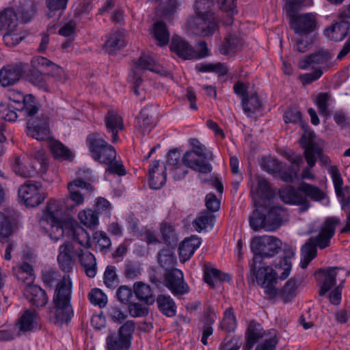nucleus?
Instances as JSON below:
<instances>
[{"label": "nucleus", "mask_w": 350, "mask_h": 350, "mask_svg": "<svg viewBox=\"0 0 350 350\" xmlns=\"http://www.w3.org/2000/svg\"><path fill=\"white\" fill-rule=\"evenodd\" d=\"M85 142L92 158L101 164L107 165L106 173L120 176L126 174V170L122 162L116 160V151L114 147L100 137L97 133L89 134Z\"/></svg>", "instance_id": "f257e3e1"}, {"label": "nucleus", "mask_w": 350, "mask_h": 350, "mask_svg": "<svg viewBox=\"0 0 350 350\" xmlns=\"http://www.w3.org/2000/svg\"><path fill=\"white\" fill-rule=\"evenodd\" d=\"M340 224L338 217L327 218L319 228L317 236L310 237L301 247L300 266L306 269L309 263L317 256V247L325 249L329 246L330 240L334 237L336 228Z\"/></svg>", "instance_id": "f03ea898"}, {"label": "nucleus", "mask_w": 350, "mask_h": 350, "mask_svg": "<svg viewBox=\"0 0 350 350\" xmlns=\"http://www.w3.org/2000/svg\"><path fill=\"white\" fill-rule=\"evenodd\" d=\"M62 213V201L51 198L42 209L38 217V224L40 229L55 242L63 238L64 229L61 219Z\"/></svg>", "instance_id": "7ed1b4c3"}, {"label": "nucleus", "mask_w": 350, "mask_h": 350, "mask_svg": "<svg viewBox=\"0 0 350 350\" xmlns=\"http://www.w3.org/2000/svg\"><path fill=\"white\" fill-rule=\"evenodd\" d=\"M72 282L69 275H65L57 284L53 296L55 317L57 323H68L73 316L70 305Z\"/></svg>", "instance_id": "20e7f679"}, {"label": "nucleus", "mask_w": 350, "mask_h": 350, "mask_svg": "<svg viewBox=\"0 0 350 350\" xmlns=\"http://www.w3.org/2000/svg\"><path fill=\"white\" fill-rule=\"evenodd\" d=\"M281 246L282 241L273 236L264 235L253 238L250 247L254 255L252 262L254 267H258V264L264 265L263 258H269L278 254Z\"/></svg>", "instance_id": "39448f33"}, {"label": "nucleus", "mask_w": 350, "mask_h": 350, "mask_svg": "<svg viewBox=\"0 0 350 350\" xmlns=\"http://www.w3.org/2000/svg\"><path fill=\"white\" fill-rule=\"evenodd\" d=\"M254 267V263L250 264V269L255 275L257 283L264 288L265 293L269 299L274 298L278 295V288L275 284L278 275L271 267H263L264 265L258 264Z\"/></svg>", "instance_id": "423d86ee"}, {"label": "nucleus", "mask_w": 350, "mask_h": 350, "mask_svg": "<svg viewBox=\"0 0 350 350\" xmlns=\"http://www.w3.org/2000/svg\"><path fill=\"white\" fill-rule=\"evenodd\" d=\"M40 183L27 180L18 189V196L27 207L35 208L42 204L46 196L41 190Z\"/></svg>", "instance_id": "0eeeda50"}, {"label": "nucleus", "mask_w": 350, "mask_h": 350, "mask_svg": "<svg viewBox=\"0 0 350 350\" xmlns=\"http://www.w3.org/2000/svg\"><path fill=\"white\" fill-rule=\"evenodd\" d=\"M191 16L188 18L187 27L194 34L200 36L213 35L217 29V21L215 15Z\"/></svg>", "instance_id": "6e6552de"}, {"label": "nucleus", "mask_w": 350, "mask_h": 350, "mask_svg": "<svg viewBox=\"0 0 350 350\" xmlns=\"http://www.w3.org/2000/svg\"><path fill=\"white\" fill-rule=\"evenodd\" d=\"M290 27L295 33L308 34L316 27L317 18L312 13L296 14L293 10L287 11Z\"/></svg>", "instance_id": "1a4fd4ad"}, {"label": "nucleus", "mask_w": 350, "mask_h": 350, "mask_svg": "<svg viewBox=\"0 0 350 350\" xmlns=\"http://www.w3.org/2000/svg\"><path fill=\"white\" fill-rule=\"evenodd\" d=\"M332 58V55L329 52L321 49L301 59L298 67L301 70L321 68L323 72L329 68L328 62Z\"/></svg>", "instance_id": "9d476101"}, {"label": "nucleus", "mask_w": 350, "mask_h": 350, "mask_svg": "<svg viewBox=\"0 0 350 350\" xmlns=\"http://www.w3.org/2000/svg\"><path fill=\"white\" fill-rule=\"evenodd\" d=\"M165 286L175 295H183L189 292V287L184 280L182 271L178 269L169 270L164 275Z\"/></svg>", "instance_id": "9b49d317"}, {"label": "nucleus", "mask_w": 350, "mask_h": 350, "mask_svg": "<svg viewBox=\"0 0 350 350\" xmlns=\"http://www.w3.org/2000/svg\"><path fill=\"white\" fill-rule=\"evenodd\" d=\"M69 196L64 199V203L68 209H72L83 204L84 198L79 189H92V185L81 179H75L68 184Z\"/></svg>", "instance_id": "f8f14e48"}, {"label": "nucleus", "mask_w": 350, "mask_h": 350, "mask_svg": "<svg viewBox=\"0 0 350 350\" xmlns=\"http://www.w3.org/2000/svg\"><path fill=\"white\" fill-rule=\"evenodd\" d=\"M339 271L344 269L338 267L319 269L315 272L317 281L321 285L319 292L320 296H323L336 284V276Z\"/></svg>", "instance_id": "ddd939ff"}, {"label": "nucleus", "mask_w": 350, "mask_h": 350, "mask_svg": "<svg viewBox=\"0 0 350 350\" xmlns=\"http://www.w3.org/2000/svg\"><path fill=\"white\" fill-rule=\"evenodd\" d=\"M27 69V64L23 62L8 64L0 70V83L4 86L13 85L17 83Z\"/></svg>", "instance_id": "4468645a"}, {"label": "nucleus", "mask_w": 350, "mask_h": 350, "mask_svg": "<svg viewBox=\"0 0 350 350\" xmlns=\"http://www.w3.org/2000/svg\"><path fill=\"white\" fill-rule=\"evenodd\" d=\"M144 70L154 72H160V69L151 57L142 55L136 62L135 67L132 69L131 74L129 76V80L136 85H141L142 83V76Z\"/></svg>", "instance_id": "2eb2a0df"}, {"label": "nucleus", "mask_w": 350, "mask_h": 350, "mask_svg": "<svg viewBox=\"0 0 350 350\" xmlns=\"http://www.w3.org/2000/svg\"><path fill=\"white\" fill-rule=\"evenodd\" d=\"M301 146L304 148V156L310 167H313L317 162L316 155L319 157L321 148L314 141L313 133H304L300 140Z\"/></svg>", "instance_id": "dca6fc26"}, {"label": "nucleus", "mask_w": 350, "mask_h": 350, "mask_svg": "<svg viewBox=\"0 0 350 350\" xmlns=\"http://www.w3.org/2000/svg\"><path fill=\"white\" fill-rule=\"evenodd\" d=\"M266 218L265 230L274 231L288 221V213L287 210L281 206H273L269 208Z\"/></svg>", "instance_id": "f3484780"}, {"label": "nucleus", "mask_w": 350, "mask_h": 350, "mask_svg": "<svg viewBox=\"0 0 350 350\" xmlns=\"http://www.w3.org/2000/svg\"><path fill=\"white\" fill-rule=\"evenodd\" d=\"M279 196L286 204L301 205L304 211L310 206L309 201L299 191V187L297 189L291 186L284 187L279 191Z\"/></svg>", "instance_id": "a211bd4d"}, {"label": "nucleus", "mask_w": 350, "mask_h": 350, "mask_svg": "<svg viewBox=\"0 0 350 350\" xmlns=\"http://www.w3.org/2000/svg\"><path fill=\"white\" fill-rule=\"evenodd\" d=\"M182 161L185 165L200 174H208L212 171V166L208 163L209 160L202 158L192 150L186 152Z\"/></svg>", "instance_id": "6ab92c4d"}, {"label": "nucleus", "mask_w": 350, "mask_h": 350, "mask_svg": "<svg viewBox=\"0 0 350 350\" xmlns=\"http://www.w3.org/2000/svg\"><path fill=\"white\" fill-rule=\"evenodd\" d=\"M170 49L183 59H195V49L186 40L175 36L172 37Z\"/></svg>", "instance_id": "aec40b11"}, {"label": "nucleus", "mask_w": 350, "mask_h": 350, "mask_svg": "<svg viewBox=\"0 0 350 350\" xmlns=\"http://www.w3.org/2000/svg\"><path fill=\"white\" fill-rule=\"evenodd\" d=\"M165 170L166 167L159 166V161H154L150 165L148 174L150 188L159 189L165 185L167 177Z\"/></svg>", "instance_id": "412c9836"}, {"label": "nucleus", "mask_w": 350, "mask_h": 350, "mask_svg": "<svg viewBox=\"0 0 350 350\" xmlns=\"http://www.w3.org/2000/svg\"><path fill=\"white\" fill-rule=\"evenodd\" d=\"M75 254L78 256L86 275L90 278H94L96 273V262L94 256L88 249L81 247L76 248Z\"/></svg>", "instance_id": "4be33fe9"}, {"label": "nucleus", "mask_w": 350, "mask_h": 350, "mask_svg": "<svg viewBox=\"0 0 350 350\" xmlns=\"http://www.w3.org/2000/svg\"><path fill=\"white\" fill-rule=\"evenodd\" d=\"M350 29L349 22L341 18L339 21L333 23L324 31V33L330 40L340 42L348 35Z\"/></svg>", "instance_id": "5701e85b"}, {"label": "nucleus", "mask_w": 350, "mask_h": 350, "mask_svg": "<svg viewBox=\"0 0 350 350\" xmlns=\"http://www.w3.org/2000/svg\"><path fill=\"white\" fill-rule=\"evenodd\" d=\"M30 157L24 154L16 157L14 160V172L24 178H29L34 176L36 173V167L32 164H28Z\"/></svg>", "instance_id": "b1692460"}, {"label": "nucleus", "mask_w": 350, "mask_h": 350, "mask_svg": "<svg viewBox=\"0 0 350 350\" xmlns=\"http://www.w3.org/2000/svg\"><path fill=\"white\" fill-rule=\"evenodd\" d=\"M76 248L69 242L64 243L59 247V254L57 256V262L60 269L68 273L72 270V258L71 253H75Z\"/></svg>", "instance_id": "393cba45"}, {"label": "nucleus", "mask_w": 350, "mask_h": 350, "mask_svg": "<svg viewBox=\"0 0 350 350\" xmlns=\"http://www.w3.org/2000/svg\"><path fill=\"white\" fill-rule=\"evenodd\" d=\"M13 275L26 286H31L34 280L33 269L31 265L27 262H22L12 267Z\"/></svg>", "instance_id": "a878e982"}, {"label": "nucleus", "mask_w": 350, "mask_h": 350, "mask_svg": "<svg viewBox=\"0 0 350 350\" xmlns=\"http://www.w3.org/2000/svg\"><path fill=\"white\" fill-rule=\"evenodd\" d=\"M25 295L35 306L44 307L48 302V297L44 290L37 285L26 286Z\"/></svg>", "instance_id": "bb28decb"}, {"label": "nucleus", "mask_w": 350, "mask_h": 350, "mask_svg": "<svg viewBox=\"0 0 350 350\" xmlns=\"http://www.w3.org/2000/svg\"><path fill=\"white\" fill-rule=\"evenodd\" d=\"M201 244L200 239L196 236L186 238L179 245L178 252L180 261L188 260Z\"/></svg>", "instance_id": "cd10ccee"}, {"label": "nucleus", "mask_w": 350, "mask_h": 350, "mask_svg": "<svg viewBox=\"0 0 350 350\" xmlns=\"http://www.w3.org/2000/svg\"><path fill=\"white\" fill-rule=\"evenodd\" d=\"M39 316L34 310H26L18 321L19 330L23 332H31L38 325Z\"/></svg>", "instance_id": "c85d7f7f"}, {"label": "nucleus", "mask_w": 350, "mask_h": 350, "mask_svg": "<svg viewBox=\"0 0 350 350\" xmlns=\"http://www.w3.org/2000/svg\"><path fill=\"white\" fill-rule=\"evenodd\" d=\"M286 159L291 162V165L288 172H283L281 174V178L286 183H291L294 178H298L300 164L302 163L303 159L301 155L295 153L288 154L286 156Z\"/></svg>", "instance_id": "c756f323"}, {"label": "nucleus", "mask_w": 350, "mask_h": 350, "mask_svg": "<svg viewBox=\"0 0 350 350\" xmlns=\"http://www.w3.org/2000/svg\"><path fill=\"white\" fill-rule=\"evenodd\" d=\"M265 335V332L260 324L251 321L247 327L245 339V350H251L254 345Z\"/></svg>", "instance_id": "7c9ffc66"}, {"label": "nucleus", "mask_w": 350, "mask_h": 350, "mask_svg": "<svg viewBox=\"0 0 350 350\" xmlns=\"http://www.w3.org/2000/svg\"><path fill=\"white\" fill-rule=\"evenodd\" d=\"M254 179L257 182V187L255 189L253 184L250 185V193L254 197L255 196L260 198H270L273 196V191L271 189L269 182L259 175H255Z\"/></svg>", "instance_id": "2f4dec72"}, {"label": "nucleus", "mask_w": 350, "mask_h": 350, "mask_svg": "<svg viewBox=\"0 0 350 350\" xmlns=\"http://www.w3.org/2000/svg\"><path fill=\"white\" fill-rule=\"evenodd\" d=\"M159 310L165 316L172 317L176 313V305L174 299L167 295H159L156 299Z\"/></svg>", "instance_id": "473e14b6"}, {"label": "nucleus", "mask_w": 350, "mask_h": 350, "mask_svg": "<svg viewBox=\"0 0 350 350\" xmlns=\"http://www.w3.org/2000/svg\"><path fill=\"white\" fill-rule=\"evenodd\" d=\"M215 216L212 213L201 211L193 221V226L198 232L211 230L214 226Z\"/></svg>", "instance_id": "72a5a7b5"}, {"label": "nucleus", "mask_w": 350, "mask_h": 350, "mask_svg": "<svg viewBox=\"0 0 350 350\" xmlns=\"http://www.w3.org/2000/svg\"><path fill=\"white\" fill-rule=\"evenodd\" d=\"M48 147L53 156L57 159L72 160L73 154L70 150L60 142L54 139H48Z\"/></svg>", "instance_id": "f704fd0d"}, {"label": "nucleus", "mask_w": 350, "mask_h": 350, "mask_svg": "<svg viewBox=\"0 0 350 350\" xmlns=\"http://www.w3.org/2000/svg\"><path fill=\"white\" fill-rule=\"evenodd\" d=\"M295 256V252L293 249L288 248L284 252V256L280 259L279 262L275 265L278 270H283L279 278L281 280H285L290 275L292 269L291 259Z\"/></svg>", "instance_id": "c9c22d12"}, {"label": "nucleus", "mask_w": 350, "mask_h": 350, "mask_svg": "<svg viewBox=\"0 0 350 350\" xmlns=\"http://www.w3.org/2000/svg\"><path fill=\"white\" fill-rule=\"evenodd\" d=\"M217 318L216 314L214 310L211 308L208 307L204 311V317L203 319V328L201 342L203 345H207L208 338L213 334V329L212 325L214 324Z\"/></svg>", "instance_id": "e433bc0d"}, {"label": "nucleus", "mask_w": 350, "mask_h": 350, "mask_svg": "<svg viewBox=\"0 0 350 350\" xmlns=\"http://www.w3.org/2000/svg\"><path fill=\"white\" fill-rule=\"evenodd\" d=\"M244 43L242 35L239 32H230L225 38V43L221 46L220 52L223 54H227L232 52Z\"/></svg>", "instance_id": "4c0bfd02"}, {"label": "nucleus", "mask_w": 350, "mask_h": 350, "mask_svg": "<svg viewBox=\"0 0 350 350\" xmlns=\"http://www.w3.org/2000/svg\"><path fill=\"white\" fill-rule=\"evenodd\" d=\"M133 291L139 300L148 305L152 304L155 301L150 286L142 282H137L134 284Z\"/></svg>", "instance_id": "58836bf2"}, {"label": "nucleus", "mask_w": 350, "mask_h": 350, "mask_svg": "<svg viewBox=\"0 0 350 350\" xmlns=\"http://www.w3.org/2000/svg\"><path fill=\"white\" fill-rule=\"evenodd\" d=\"M299 189L307 200L309 198L315 202H320L327 196L326 193L318 187L305 182H302L299 185Z\"/></svg>", "instance_id": "ea45409f"}, {"label": "nucleus", "mask_w": 350, "mask_h": 350, "mask_svg": "<svg viewBox=\"0 0 350 350\" xmlns=\"http://www.w3.org/2000/svg\"><path fill=\"white\" fill-rule=\"evenodd\" d=\"M18 26V18L12 8H5L0 12V29H14Z\"/></svg>", "instance_id": "a19ab883"}, {"label": "nucleus", "mask_w": 350, "mask_h": 350, "mask_svg": "<svg viewBox=\"0 0 350 350\" xmlns=\"http://www.w3.org/2000/svg\"><path fill=\"white\" fill-rule=\"evenodd\" d=\"M72 236V245L77 243L81 246V248L88 249L91 247L90 236L88 232L81 226H77L70 229Z\"/></svg>", "instance_id": "79ce46f5"}, {"label": "nucleus", "mask_w": 350, "mask_h": 350, "mask_svg": "<svg viewBox=\"0 0 350 350\" xmlns=\"http://www.w3.org/2000/svg\"><path fill=\"white\" fill-rule=\"evenodd\" d=\"M131 343L117 335L116 332H110L106 338L107 350H129Z\"/></svg>", "instance_id": "37998d69"}, {"label": "nucleus", "mask_w": 350, "mask_h": 350, "mask_svg": "<svg viewBox=\"0 0 350 350\" xmlns=\"http://www.w3.org/2000/svg\"><path fill=\"white\" fill-rule=\"evenodd\" d=\"M51 122L44 114L31 117L27 120V127L29 131H46L49 130Z\"/></svg>", "instance_id": "c03bdc74"}, {"label": "nucleus", "mask_w": 350, "mask_h": 350, "mask_svg": "<svg viewBox=\"0 0 350 350\" xmlns=\"http://www.w3.org/2000/svg\"><path fill=\"white\" fill-rule=\"evenodd\" d=\"M125 45L124 35L122 31H116L109 36L105 44V47L109 54L120 50Z\"/></svg>", "instance_id": "a18cd8bd"}, {"label": "nucleus", "mask_w": 350, "mask_h": 350, "mask_svg": "<svg viewBox=\"0 0 350 350\" xmlns=\"http://www.w3.org/2000/svg\"><path fill=\"white\" fill-rule=\"evenodd\" d=\"M152 33L157 44L161 46L166 45L170 41L169 31L162 21H158L153 25Z\"/></svg>", "instance_id": "49530a36"}, {"label": "nucleus", "mask_w": 350, "mask_h": 350, "mask_svg": "<svg viewBox=\"0 0 350 350\" xmlns=\"http://www.w3.org/2000/svg\"><path fill=\"white\" fill-rule=\"evenodd\" d=\"M237 320L232 308H227L219 323V328L228 333L233 332L237 328Z\"/></svg>", "instance_id": "de8ad7c7"}, {"label": "nucleus", "mask_w": 350, "mask_h": 350, "mask_svg": "<svg viewBox=\"0 0 350 350\" xmlns=\"http://www.w3.org/2000/svg\"><path fill=\"white\" fill-rule=\"evenodd\" d=\"M204 280L211 288H215L218 282L230 280L229 275L221 273L216 268L206 269L204 273Z\"/></svg>", "instance_id": "09e8293b"}, {"label": "nucleus", "mask_w": 350, "mask_h": 350, "mask_svg": "<svg viewBox=\"0 0 350 350\" xmlns=\"http://www.w3.org/2000/svg\"><path fill=\"white\" fill-rule=\"evenodd\" d=\"M106 126L112 131H122L124 129L122 118L116 111L109 110L105 116Z\"/></svg>", "instance_id": "8fccbe9b"}, {"label": "nucleus", "mask_w": 350, "mask_h": 350, "mask_svg": "<svg viewBox=\"0 0 350 350\" xmlns=\"http://www.w3.org/2000/svg\"><path fill=\"white\" fill-rule=\"evenodd\" d=\"M298 286L299 284L296 280L292 278L286 282L279 292L278 291V295L284 303H287L295 297Z\"/></svg>", "instance_id": "3c124183"}, {"label": "nucleus", "mask_w": 350, "mask_h": 350, "mask_svg": "<svg viewBox=\"0 0 350 350\" xmlns=\"http://www.w3.org/2000/svg\"><path fill=\"white\" fill-rule=\"evenodd\" d=\"M286 123L298 124L304 131H307L308 126L301 119V113L297 107H289L284 115Z\"/></svg>", "instance_id": "603ef678"}, {"label": "nucleus", "mask_w": 350, "mask_h": 350, "mask_svg": "<svg viewBox=\"0 0 350 350\" xmlns=\"http://www.w3.org/2000/svg\"><path fill=\"white\" fill-rule=\"evenodd\" d=\"M81 224L89 228H95L98 225V214L92 209H85L78 214Z\"/></svg>", "instance_id": "864d4df0"}, {"label": "nucleus", "mask_w": 350, "mask_h": 350, "mask_svg": "<svg viewBox=\"0 0 350 350\" xmlns=\"http://www.w3.org/2000/svg\"><path fill=\"white\" fill-rule=\"evenodd\" d=\"M242 105L243 110L247 114L254 113L261 107L260 100L256 93L251 94L248 98L243 97Z\"/></svg>", "instance_id": "5fc2aeb1"}, {"label": "nucleus", "mask_w": 350, "mask_h": 350, "mask_svg": "<svg viewBox=\"0 0 350 350\" xmlns=\"http://www.w3.org/2000/svg\"><path fill=\"white\" fill-rule=\"evenodd\" d=\"M68 0H46L48 12V18L55 16L58 12L61 15L62 12L66 8Z\"/></svg>", "instance_id": "6e6d98bb"}, {"label": "nucleus", "mask_w": 350, "mask_h": 350, "mask_svg": "<svg viewBox=\"0 0 350 350\" xmlns=\"http://www.w3.org/2000/svg\"><path fill=\"white\" fill-rule=\"evenodd\" d=\"M160 232L166 245L172 246L176 244L178 239L172 226L167 224H163L161 226Z\"/></svg>", "instance_id": "4d7b16f0"}, {"label": "nucleus", "mask_w": 350, "mask_h": 350, "mask_svg": "<svg viewBox=\"0 0 350 350\" xmlns=\"http://www.w3.org/2000/svg\"><path fill=\"white\" fill-rule=\"evenodd\" d=\"M213 3L211 0H196L195 4V15L209 16L215 15L212 12Z\"/></svg>", "instance_id": "13d9d810"}, {"label": "nucleus", "mask_w": 350, "mask_h": 350, "mask_svg": "<svg viewBox=\"0 0 350 350\" xmlns=\"http://www.w3.org/2000/svg\"><path fill=\"white\" fill-rule=\"evenodd\" d=\"M241 345V337L228 336L220 343L218 350H239Z\"/></svg>", "instance_id": "bf43d9fd"}, {"label": "nucleus", "mask_w": 350, "mask_h": 350, "mask_svg": "<svg viewBox=\"0 0 350 350\" xmlns=\"http://www.w3.org/2000/svg\"><path fill=\"white\" fill-rule=\"evenodd\" d=\"M23 109L29 117H33L38 111L39 107L36 98L32 94L25 95L23 100Z\"/></svg>", "instance_id": "052dcab7"}, {"label": "nucleus", "mask_w": 350, "mask_h": 350, "mask_svg": "<svg viewBox=\"0 0 350 350\" xmlns=\"http://www.w3.org/2000/svg\"><path fill=\"white\" fill-rule=\"evenodd\" d=\"M158 261L163 268L168 269L174 266L176 258L172 251L163 249L158 254Z\"/></svg>", "instance_id": "680f3d73"}, {"label": "nucleus", "mask_w": 350, "mask_h": 350, "mask_svg": "<svg viewBox=\"0 0 350 350\" xmlns=\"http://www.w3.org/2000/svg\"><path fill=\"white\" fill-rule=\"evenodd\" d=\"M12 234V226L9 217L0 212V241H5Z\"/></svg>", "instance_id": "e2e57ef3"}, {"label": "nucleus", "mask_w": 350, "mask_h": 350, "mask_svg": "<svg viewBox=\"0 0 350 350\" xmlns=\"http://www.w3.org/2000/svg\"><path fill=\"white\" fill-rule=\"evenodd\" d=\"M88 298L92 304L100 308H104L107 303V295L98 288H93L89 293Z\"/></svg>", "instance_id": "0e129e2a"}, {"label": "nucleus", "mask_w": 350, "mask_h": 350, "mask_svg": "<svg viewBox=\"0 0 350 350\" xmlns=\"http://www.w3.org/2000/svg\"><path fill=\"white\" fill-rule=\"evenodd\" d=\"M266 223V215L260 213L257 210L253 211L250 217V225L254 230L257 231L260 228L265 229Z\"/></svg>", "instance_id": "69168bd1"}, {"label": "nucleus", "mask_w": 350, "mask_h": 350, "mask_svg": "<svg viewBox=\"0 0 350 350\" xmlns=\"http://www.w3.org/2000/svg\"><path fill=\"white\" fill-rule=\"evenodd\" d=\"M3 35V42L8 46H14L23 39V36L18 32L17 27L14 29H6Z\"/></svg>", "instance_id": "338daca9"}, {"label": "nucleus", "mask_w": 350, "mask_h": 350, "mask_svg": "<svg viewBox=\"0 0 350 350\" xmlns=\"http://www.w3.org/2000/svg\"><path fill=\"white\" fill-rule=\"evenodd\" d=\"M118 278L113 266H107L104 273V283L110 288H114L118 284Z\"/></svg>", "instance_id": "774afa93"}]
</instances>
